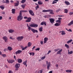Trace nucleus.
Instances as JSON below:
<instances>
[{
    "mask_svg": "<svg viewBox=\"0 0 73 73\" xmlns=\"http://www.w3.org/2000/svg\"><path fill=\"white\" fill-rule=\"evenodd\" d=\"M0 8L1 9H2V10H3L5 7L3 6H0Z\"/></svg>",
    "mask_w": 73,
    "mask_h": 73,
    "instance_id": "41",
    "label": "nucleus"
},
{
    "mask_svg": "<svg viewBox=\"0 0 73 73\" xmlns=\"http://www.w3.org/2000/svg\"><path fill=\"white\" fill-rule=\"evenodd\" d=\"M17 2V3H14L15 6V7H17L19 5V1H16Z\"/></svg>",
    "mask_w": 73,
    "mask_h": 73,
    "instance_id": "15",
    "label": "nucleus"
},
{
    "mask_svg": "<svg viewBox=\"0 0 73 73\" xmlns=\"http://www.w3.org/2000/svg\"><path fill=\"white\" fill-rule=\"evenodd\" d=\"M23 38H24V37L23 36H21V37L19 36L17 38V40L18 41H21L23 40Z\"/></svg>",
    "mask_w": 73,
    "mask_h": 73,
    "instance_id": "6",
    "label": "nucleus"
},
{
    "mask_svg": "<svg viewBox=\"0 0 73 73\" xmlns=\"http://www.w3.org/2000/svg\"><path fill=\"white\" fill-rule=\"evenodd\" d=\"M65 34H66V33H65V31H62L61 35H65Z\"/></svg>",
    "mask_w": 73,
    "mask_h": 73,
    "instance_id": "31",
    "label": "nucleus"
},
{
    "mask_svg": "<svg viewBox=\"0 0 73 73\" xmlns=\"http://www.w3.org/2000/svg\"><path fill=\"white\" fill-rule=\"evenodd\" d=\"M31 20H32V18L31 17H29L25 21V22H28L29 23L31 21Z\"/></svg>",
    "mask_w": 73,
    "mask_h": 73,
    "instance_id": "11",
    "label": "nucleus"
},
{
    "mask_svg": "<svg viewBox=\"0 0 73 73\" xmlns=\"http://www.w3.org/2000/svg\"><path fill=\"white\" fill-rule=\"evenodd\" d=\"M36 48V47L35 46H34L33 48H32V50H34V48Z\"/></svg>",
    "mask_w": 73,
    "mask_h": 73,
    "instance_id": "61",
    "label": "nucleus"
},
{
    "mask_svg": "<svg viewBox=\"0 0 73 73\" xmlns=\"http://www.w3.org/2000/svg\"><path fill=\"white\" fill-rule=\"evenodd\" d=\"M3 19V17L2 16H0V20H2V19Z\"/></svg>",
    "mask_w": 73,
    "mask_h": 73,
    "instance_id": "58",
    "label": "nucleus"
},
{
    "mask_svg": "<svg viewBox=\"0 0 73 73\" xmlns=\"http://www.w3.org/2000/svg\"><path fill=\"white\" fill-rule=\"evenodd\" d=\"M32 45V43L30 42H29L28 44V46H31Z\"/></svg>",
    "mask_w": 73,
    "mask_h": 73,
    "instance_id": "33",
    "label": "nucleus"
},
{
    "mask_svg": "<svg viewBox=\"0 0 73 73\" xmlns=\"http://www.w3.org/2000/svg\"><path fill=\"white\" fill-rule=\"evenodd\" d=\"M46 65L47 66V69L48 70H49V69H50V65H51V64H50V62H48V61H46Z\"/></svg>",
    "mask_w": 73,
    "mask_h": 73,
    "instance_id": "4",
    "label": "nucleus"
},
{
    "mask_svg": "<svg viewBox=\"0 0 73 73\" xmlns=\"http://www.w3.org/2000/svg\"><path fill=\"white\" fill-rule=\"evenodd\" d=\"M27 60H26L25 61L23 62V64L24 65H25L26 66H27Z\"/></svg>",
    "mask_w": 73,
    "mask_h": 73,
    "instance_id": "17",
    "label": "nucleus"
},
{
    "mask_svg": "<svg viewBox=\"0 0 73 73\" xmlns=\"http://www.w3.org/2000/svg\"><path fill=\"white\" fill-rule=\"evenodd\" d=\"M23 18V17L22 16V14H19V15L17 17V20L18 21H21Z\"/></svg>",
    "mask_w": 73,
    "mask_h": 73,
    "instance_id": "3",
    "label": "nucleus"
},
{
    "mask_svg": "<svg viewBox=\"0 0 73 73\" xmlns=\"http://www.w3.org/2000/svg\"><path fill=\"white\" fill-rule=\"evenodd\" d=\"M27 27H28L29 31H30L31 30V31H32V32L33 33H35V32L36 33H37L38 32V31H37V30H35L34 29L31 28V27L28 26V24L27 23Z\"/></svg>",
    "mask_w": 73,
    "mask_h": 73,
    "instance_id": "1",
    "label": "nucleus"
},
{
    "mask_svg": "<svg viewBox=\"0 0 73 73\" xmlns=\"http://www.w3.org/2000/svg\"><path fill=\"white\" fill-rule=\"evenodd\" d=\"M42 12H50L49 13L50 14H52L53 15L54 14V13H53V11L51 9L43 10L42 11Z\"/></svg>",
    "mask_w": 73,
    "mask_h": 73,
    "instance_id": "2",
    "label": "nucleus"
},
{
    "mask_svg": "<svg viewBox=\"0 0 73 73\" xmlns=\"http://www.w3.org/2000/svg\"><path fill=\"white\" fill-rule=\"evenodd\" d=\"M35 50L36 51H37V50H40V48H37L36 49H35Z\"/></svg>",
    "mask_w": 73,
    "mask_h": 73,
    "instance_id": "50",
    "label": "nucleus"
},
{
    "mask_svg": "<svg viewBox=\"0 0 73 73\" xmlns=\"http://www.w3.org/2000/svg\"><path fill=\"white\" fill-rule=\"evenodd\" d=\"M39 8V5H37L35 7L36 10H37V9H38Z\"/></svg>",
    "mask_w": 73,
    "mask_h": 73,
    "instance_id": "44",
    "label": "nucleus"
},
{
    "mask_svg": "<svg viewBox=\"0 0 73 73\" xmlns=\"http://www.w3.org/2000/svg\"><path fill=\"white\" fill-rule=\"evenodd\" d=\"M27 48H28V46H26L25 47L22 48V50H25V49H26Z\"/></svg>",
    "mask_w": 73,
    "mask_h": 73,
    "instance_id": "35",
    "label": "nucleus"
},
{
    "mask_svg": "<svg viewBox=\"0 0 73 73\" xmlns=\"http://www.w3.org/2000/svg\"><path fill=\"white\" fill-rule=\"evenodd\" d=\"M10 2H11V3H14L13 1H12V0H11L10 1Z\"/></svg>",
    "mask_w": 73,
    "mask_h": 73,
    "instance_id": "62",
    "label": "nucleus"
},
{
    "mask_svg": "<svg viewBox=\"0 0 73 73\" xmlns=\"http://www.w3.org/2000/svg\"><path fill=\"white\" fill-rule=\"evenodd\" d=\"M7 61L9 63V64L10 63L12 64L13 63V62H15V60H8V59H7Z\"/></svg>",
    "mask_w": 73,
    "mask_h": 73,
    "instance_id": "9",
    "label": "nucleus"
},
{
    "mask_svg": "<svg viewBox=\"0 0 73 73\" xmlns=\"http://www.w3.org/2000/svg\"><path fill=\"white\" fill-rule=\"evenodd\" d=\"M65 3L67 5H70V3L68 1H66L65 2Z\"/></svg>",
    "mask_w": 73,
    "mask_h": 73,
    "instance_id": "21",
    "label": "nucleus"
},
{
    "mask_svg": "<svg viewBox=\"0 0 73 73\" xmlns=\"http://www.w3.org/2000/svg\"><path fill=\"white\" fill-rule=\"evenodd\" d=\"M48 73H53V71H50Z\"/></svg>",
    "mask_w": 73,
    "mask_h": 73,
    "instance_id": "63",
    "label": "nucleus"
},
{
    "mask_svg": "<svg viewBox=\"0 0 73 73\" xmlns=\"http://www.w3.org/2000/svg\"><path fill=\"white\" fill-rule=\"evenodd\" d=\"M46 22L45 21H43L41 23H40V25H45V26H46Z\"/></svg>",
    "mask_w": 73,
    "mask_h": 73,
    "instance_id": "13",
    "label": "nucleus"
},
{
    "mask_svg": "<svg viewBox=\"0 0 73 73\" xmlns=\"http://www.w3.org/2000/svg\"><path fill=\"white\" fill-rule=\"evenodd\" d=\"M72 41V39H71L69 40H68V41L67 42V44H69V43H70V42H71Z\"/></svg>",
    "mask_w": 73,
    "mask_h": 73,
    "instance_id": "40",
    "label": "nucleus"
},
{
    "mask_svg": "<svg viewBox=\"0 0 73 73\" xmlns=\"http://www.w3.org/2000/svg\"><path fill=\"white\" fill-rule=\"evenodd\" d=\"M7 49L8 50H9L10 51L12 50V48L11 47L8 46L7 47Z\"/></svg>",
    "mask_w": 73,
    "mask_h": 73,
    "instance_id": "26",
    "label": "nucleus"
},
{
    "mask_svg": "<svg viewBox=\"0 0 73 73\" xmlns=\"http://www.w3.org/2000/svg\"><path fill=\"white\" fill-rule=\"evenodd\" d=\"M9 31V33H13V32H14V30H12V29H9V30L8 31Z\"/></svg>",
    "mask_w": 73,
    "mask_h": 73,
    "instance_id": "22",
    "label": "nucleus"
},
{
    "mask_svg": "<svg viewBox=\"0 0 73 73\" xmlns=\"http://www.w3.org/2000/svg\"><path fill=\"white\" fill-rule=\"evenodd\" d=\"M61 25L60 23H56L54 24V26H60Z\"/></svg>",
    "mask_w": 73,
    "mask_h": 73,
    "instance_id": "25",
    "label": "nucleus"
},
{
    "mask_svg": "<svg viewBox=\"0 0 73 73\" xmlns=\"http://www.w3.org/2000/svg\"><path fill=\"white\" fill-rule=\"evenodd\" d=\"M62 49H60L57 52V54H60L61 52H62Z\"/></svg>",
    "mask_w": 73,
    "mask_h": 73,
    "instance_id": "20",
    "label": "nucleus"
},
{
    "mask_svg": "<svg viewBox=\"0 0 73 73\" xmlns=\"http://www.w3.org/2000/svg\"><path fill=\"white\" fill-rule=\"evenodd\" d=\"M64 11H65L64 12V13H67L68 12V10L67 9H65L64 10Z\"/></svg>",
    "mask_w": 73,
    "mask_h": 73,
    "instance_id": "32",
    "label": "nucleus"
},
{
    "mask_svg": "<svg viewBox=\"0 0 73 73\" xmlns=\"http://www.w3.org/2000/svg\"><path fill=\"white\" fill-rule=\"evenodd\" d=\"M72 70H66V72L67 73H71L72 72Z\"/></svg>",
    "mask_w": 73,
    "mask_h": 73,
    "instance_id": "24",
    "label": "nucleus"
},
{
    "mask_svg": "<svg viewBox=\"0 0 73 73\" xmlns=\"http://www.w3.org/2000/svg\"><path fill=\"white\" fill-rule=\"evenodd\" d=\"M58 19L59 20H62V18H58Z\"/></svg>",
    "mask_w": 73,
    "mask_h": 73,
    "instance_id": "59",
    "label": "nucleus"
},
{
    "mask_svg": "<svg viewBox=\"0 0 73 73\" xmlns=\"http://www.w3.org/2000/svg\"><path fill=\"white\" fill-rule=\"evenodd\" d=\"M60 11V9H58L56 10V12H58Z\"/></svg>",
    "mask_w": 73,
    "mask_h": 73,
    "instance_id": "53",
    "label": "nucleus"
},
{
    "mask_svg": "<svg viewBox=\"0 0 73 73\" xmlns=\"http://www.w3.org/2000/svg\"><path fill=\"white\" fill-rule=\"evenodd\" d=\"M66 29V30H67V31H68V32H72V31L70 29H69L68 30L67 29Z\"/></svg>",
    "mask_w": 73,
    "mask_h": 73,
    "instance_id": "34",
    "label": "nucleus"
},
{
    "mask_svg": "<svg viewBox=\"0 0 73 73\" xmlns=\"http://www.w3.org/2000/svg\"><path fill=\"white\" fill-rule=\"evenodd\" d=\"M43 71H44V70L43 69H42L40 70H39L38 71V73H42L43 72Z\"/></svg>",
    "mask_w": 73,
    "mask_h": 73,
    "instance_id": "23",
    "label": "nucleus"
},
{
    "mask_svg": "<svg viewBox=\"0 0 73 73\" xmlns=\"http://www.w3.org/2000/svg\"><path fill=\"white\" fill-rule=\"evenodd\" d=\"M69 15H70V16H71L72 15H73V12H70L69 13Z\"/></svg>",
    "mask_w": 73,
    "mask_h": 73,
    "instance_id": "49",
    "label": "nucleus"
},
{
    "mask_svg": "<svg viewBox=\"0 0 73 73\" xmlns=\"http://www.w3.org/2000/svg\"><path fill=\"white\" fill-rule=\"evenodd\" d=\"M49 20L51 24L54 23V19L53 18H49Z\"/></svg>",
    "mask_w": 73,
    "mask_h": 73,
    "instance_id": "7",
    "label": "nucleus"
},
{
    "mask_svg": "<svg viewBox=\"0 0 73 73\" xmlns=\"http://www.w3.org/2000/svg\"><path fill=\"white\" fill-rule=\"evenodd\" d=\"M12 13H15V11H16V10L15 9H12Z\"/></svg>",
    "mask_w": 73,
    "mask_h": 73,
    "instance_id": "36",
    "label": "nucleus"
},
{
    "mask_svg": "<svg viewBox=\"0 0 73 73\" xmlns=\"http://www.w3.org/2000/svg\"><path fill=\"white\" fill-rule=\"evenodd\" d=\"M1 56H2L3 57H4V58L5 57H6V56H7V55H6V54H2V53H1Z\"/></svg>",
    "mask_w": 73,
    "mask_h": 73,
    "instance_id": "37",
    "label": "nucleus"
},
{
    "mask_svg": "<svg viewBox=\"0 0 73 73\" xmlns=\"http://www.w3.org/2000/svg\"><path fill=\"white\" fill-rule=\"evenodd\" d=\"M20 66V64L19 63H17L15 64V67L16 68H19Z\"/></svg>",
    "mask_w": 73,
    "mask_h": 73,
    "instance_id": "14",
    "label": "nucleus"
},
{
    "mask_svg": "<svg viewBox=\"0 0 73 73\" xmlns=\"http://www.w3.org/2000/svg\"><path fill=\"white\" fill-rule=\"evenodd\" d=\"M29 26L30 27H34V28H36L38 27V25L34 23L33 24H31V25H30Z\"/></svg>",
    "mask_w": 73,
    "mask_h": 73,
    "instance_id": "5",
    "label": "nucleus"
},
{
    "mask_svg": "<svg viewBox=\"0 0 73 73\" xmlns=\"http://www.w3.org/2000/svg\"><path fill=\"white\" fill-rule=\"evenodd\" d=\"M6 4H9V0H5Z\"/></svg>",
    "mask_w": 73,
    "mask_h": 73,
    "instance_id": "43",
    "label": "nucleus"
},
{
    "mask_svg": "<svg viewBox=\"0 0 73 73\" xmlns=\"http://www.w3.org/2000/svg\"><path fill=\"white\" fill-rule=\"evenodd\" d=\"M3 38L4 40H5V42H8V38H7V37L6 36H4L3 37Z\"/></svg>",
    "mask_w": 73,
    "mask_h": 73,
    "instance_id": "10",
    "label": "nucleus"
},
{
    "mask_svg": "<svg viewBox=\"0 0 73 73\" xmlns=\"http://www.w3.org/2000/svg\"><path fill=\"white\" fill-rule=\"evenodd\" d=\"M54 3H57V2L55 1H53L52 4H54Z\"/></svg>",
    "mask_w": 73,
    "mask_h": 73,
    "instance_id": "52",
    "label": "nucleus"
},
{
    "mask_svg": "<svg viewBox=\"0 0 73 73\" xmlns=\"http://www.w3.org/2000/svg\"><path fill=\"white\" fill-rule=\"evenodd\" d=\"M26 1V0H22L21 2V3H22V4H24L25 2Z\"/></svg>",
    "mask_w": 73,
    "mask_h": 73,
    "instance_id": "39",
    "label": "nucleus"
},
{
    "mask_svg": "<svg viewBox=\"0 0 73 73\" xmlns=\"http://www.w3.org/2000/svg\"><path fill=\"white\" fill-rule=\"evenodd\" d=\"M24 12V10H21L20 11L19 14L22 15V13Z\"/></svg>",
    "mask_w": 73,
    "mask_h": 73,
    "instance_id": "42",
    "label": "nucleus"
},
{
    "mask_svg": "<svg viewBox=\"0 0 73 73\" xmlns=\"http://www.w3.org/2000/svg\"><path fill=\"white\" fill-rule=\"evenodd\" d=\"M45 56H44L43 57H42L41 58V60H44V59H45Z\"/></svg>",
    "mask_w": 73,
    "mask_h": 73,
    "instance_id": "47",
    "label": "nucleus"
},
{
    "mask_svg": "<svg viewBox=\"0 0 73 73\" xmlns=\"http://www.w3.org/2000/svg\"><path fill=\"white\" fill-rule=\"evenodd\" d=\"M60 50V49L58 48V49H55L54 50V51L55 52H57V51H58V50Z\"/></svg>",
    "mask_w": 73,
    "mask_h": 73,
    "instance_id": "46",
    "label": "nucleus"
},
{
    "mask_svg": "<svg viewBox=\"0 0 73 73\" xmlns=\"http://www.w3.org/2000/svg\"><path fill=\"white\" fill-rule=\"evenodd\" d=\"M29 12L30 15H31V16H34L35 14H34V13H33V11L32 10H30L29 11Z\"/></svg>",
    "mask_w": 73,
    "mask_h": 73,
    "instance_id": "8",
    "label": "nucleus"
},
{
    "mask_svg": "<svg viewBox=\"0 0 73 73\" xmlns=\"http://www.w3.org/2000/svg\"><path fill=\"white\" fill-rule=\"evenodd\" d=\"M3 50L4 52H6L7 51V48L4 49Z\"/></svg>",
    "mask_w": 73,
    "mask_h": 73,
    "instance_id": "60",
    "label": "nucleus"
},
{
    "mask_svg": "<svg viewBox=\"0 0 73 73\" xmlns=\"http://www.w3.org/2000/svg\"><path fill=\"white\" fill-rule=\"evenodd\" d=\"M28 17H24V19H28Z\"/></svg>",
    "mask_w": 73,
    "mask_h": 73,
    "instance_id": "57",
    "label": "nucleus"
},
{
    "mask_svg": "<svg viewBox=\"0 0 73 73\" xmlns=\"http://www.w3.org/2000/svg\"><path fill=\"white\" fill-rule=\"evenodd\" d=\"M38 4L39 5H41V4H42L43 3L42 1H39L38 2Z\"/></svg>",
    "mask_w": 73,
    "mask_h": 73,
    "instance_id": "28",
    "label": "nucleus"
},
{
    "mask_svg": "<svg viewBox=\"0 0 73 73\" xmlns=\"http://www.w3.org/2000/svg\"><path fill=\"white\" fill-rule=\"evenodd\" d=\"M22 52V51L20 50H18L15 52L16 54H20Z\"/></svg>",
    "mask_w": 73,
    "mask_h": 73,
    "instance_id": "12",
    "label": "nucleus"
},
{
    "mask_svg": "<svg viewBox=\"0 0 73 73\" xmlns=\"http://www.w3.org/2000/svg\"><path fill=\"white\" fill-rule=\"evenodd\" d=\"M49 17H50V15H47V18H49Z\"/></svg>",
    "mask_w": 73,
    "mask_h": 73,
    "instance_id": "51",
    "label": "nucleus"
},
{
    "mask_svg": "<svg viewBox=\"0 0 73 73\" xmlns=\"http://www.w3.org/2000/svg\"><path fill=\"white\" fill-rule=\"evenodd\" d=\"M17 60L18 63H21L23 61L22 59L20 58L18 59Z\"/></svg>",
    "mask_w": 73,
    "mask_h": 73,
    "instance_id": "18",
    "label": "nucleus"
},
{
    "mask_svg": "<svg viewBox=\"0 0 73 73\" xmlns=\"http://www.w3.org/2000/svg\"><path fill=\"white\" fill-rule=\"evenodd\" d=\"M51 52V51L50 50L48 51V53L47 54H49Z\"/></svg>",
    "mask_w": 73,
    "mask_h": 73,
    "instance_id": "55",
    "label": "nucleus"
},
{
    "mask_svg": "<svg viewBox=\"0 0 73 73\" xmlns=\"http://www.w3.org/2000/svg\"><path fill=\"white\" fill-rule=\"evenodd\" d=\"M40 32H42V27H41L39 29Z\"/></svg>",
    "mask_w": 73,
    "mask_h": 73,
    "instance_id": "38",
    "label": "nucleus"
},
{
    "mask_svg": "<svg viewBox=\"0 0 73 73\" xmlns=\"http://www.w3.org/2000/svg\"><path fill=\"white\" fill-rule=\"evenodd\" d=\"M68 54H72L73 53V51H71L70 52H69V50H68Z\"/></svg>",
    "mask_w": 73,
    "mask_h": 73,
    "instance_id": "27",
    "label": "nucleus"
},
{
    "mask_svg": "<svg viewBox=\"0 0 73 73\" xmlns=\"http://www.w3.org/2000/svg\"><path fill=\"white\" fill-rule=\"evenodd\" d=\"M40 44L41 45H43V41H40Z\"/></svg>",
    "mask_w": 73,
    "mask_h": 73,
    "instance_id": "56",
    "label": "nucleus"
},
{
    "mask_svg": "<svg viewBox=\"0 0 73 73\" xmlns=\"http://www.w3.org/2000/svg\"><path fill=\"white\" fill-rule=\"evenodd\" d=\"M21 7H22V8H23V9H24V8H25V5H21Z\"/></svg>",
    "mask_w": 73,
    "mask_h": 73,
    "instance_id": "48",
    "label": "nucleus"
},
{
    "mask_svg": "<svg viewBox=\"0 0 73 73\" xmlns=\"http://www.w3.org/2000/svg\"><path fill=\"white\" fill-rule=\"evenodd\" d=\"M56 21L57 23H61V20H58L57 21Z\"/></svg>",
    "mask_w": 73,
    "mask_h": 73,
    "instance_id": "45",
    "label": "nucleus"
},
{
    "mask_svg": "<svg viewBox=\"0 0 73 73\" xmlns=\"http://www.w3.org/2000/svg\"><path fill=\"white\" fill-rule=\"evenodd\" d=\"M11 72H12V71L10 70L9 71L8 73H11Z\"/></svg>",
    "mask_w": 73,
    "mask_h": 73,
    "instance_id": "64",
    "label": "nucleus"
},
{
    "mask_svg": "<svg viewBox=\"0 0 73 73\" xmlns=\"http://www.w3.org/2000/svg\"><path fill=\"white\" fill-rule=\"evenodd\" d=\"M48 38L47 37H45L44 38V44L46 43L47 41H48Z\"/></svg>",
    "mask_w": 73,
    "mask_h": 73,
    "instance_id": "16",
    "label": "nucleus"
},
{
    "mask_svg": "<svg viewBox=\"0 0 73 73\" xmlns=\"http://www.w3.org/2000/svg\"><path fill=\"white\" fill-rule=\"evenodd\" d=\"M65 47H66L67 49H69V45H68V44H66L65 45Z\"/></svg>",
    "mask_w": 73,
    "mask_h": 73,
    "instance_id": "30",
    "label": "nucleus"
},
{
    "mask_svg": "<svg viewBox=\"0 0 73 73\" xmlns=\"http://www.w3.org/2000/svg\"><path fill=\"white\" fill-rule=\"evenodd\" d=\"M72 25H73V20H72L70 23L68 24V26H70Z\"/></svg>",
    "mask_w": 73,
    "mask_h": 73,
    "instance_id": "19",
    "label": "nucleus"
},
{
    "mask_svg": "<svg viewBox=\"0 0 73 73\" xmlns=\"http://www.w3.org/2000/svg\"><path fill=\"white\" fill-rule=\"evenodd\" d=\"M10 39H11V40H15V38H13L12 37H10Z\"/></svg>",
    "mask_w": 73,
    "mask_h": 73,
    "instance_id": "54",
    "label": "nucleus"
},
{
    "mask_svg": "<svg viewBox=\"0 0 73 73\" xmlns=\"http://www.w3.org/2000/svg\"><path fill=\"white\" fill-rule=\"evenodd\" d=\"M29 54L31 56L32 55L33 56H34V55H35V53L34 52H30Z\"/></svg>",
    "mask_w": 73,
    "mask_h": 73,
    "instance_id": "29",
    "label": "nucleus"
}]
</instances>
